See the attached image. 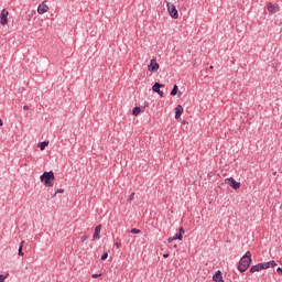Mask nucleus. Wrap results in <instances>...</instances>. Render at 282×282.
Listing matches in <instances>:
<instances>
[{
    "label": "nucleus",
    "instance_id": "obj_22",
    "mask_svg": "<svg viewBox=\"0 0 282 282\" xmlns=\"http://www.w3.org/2000/svg\"><path fill=\"white\" fill-rule=\"evenodd\" d=\"M109 257V253L105 252L102 256H101V261H106V259Z\"/></svg>",
    "mask_w": 282,
    "mask_h": 282
},
{
    "label": "nucleus",
    "instance_id": "obj_2",
    "mask_svg": "<svg viewBox=\"0 0 282 282\" xmlns=\"http://www.w3.org/2000/svg\"><path fill=\"white\" fill-rule=\"evenodd\" d=\"M252 264V259H246V258H241L240 261L238 262V270L239 272H246V270H248V268H250V265Z\"/></svg>",
    "mask_w": 282,
    "mask_h": 282
},
{
    "label": "nucleus",
    "instance_id": "obj_30",
    "mask_svg": "<svg viewBox=\"0 0 282 282\" xmlns=\"http://www.w3.org/2000/svg\"><path fill=\"white\" fill-rule=\"evenodd\" d=\"M167 241H169L170 243H173V241H175V239H173V237H171V238L167 239Z\"/></svg>",
    "mask_w": 282,
    "mask_h": 282
},
{
    "label": "nucleus",
    "instance_id": "obj_9",
    "mask_svg": "<svg viewBox=\"0 0 282 282\" xmlns=\"http://www.w3.org/2000/svg\"><path fill=\"white\" fill-rule=\"evenodd\" d=\"M8 14H10V12H8L6 9H3L0 13V23L1 25H7L8 23Z\"/></svg>",
    "mask_w": 282,
    "mask_h": 282
},
{
    "label": "nucleus",
    "instance_id": "obj_27",
    "mask_svg": "<svg viewBox=\"0 0 282 282\" xmlns=\"http://www.w3.org/2000/svg\"><path fill=\"white\" fill-rule=\"evenodd\" d=\"M6 279H7V276H6V275L0 274V282H4V281H6Z\"/></svg>",
    "mask_w": 282,
    "mask_h": 282
},
{
    "label": "nucleus",
    "instance_id": "obj_35",
    "mask_svg": "<svg viewBox=\"0 0 282 282\" xmlns=\"http://www.w3.org/2000/svg\"><path fill=\"white\" fill-rule=\"evenodd\" d=\"M0 127H3V120L0 119Z\"/></svg>",
    "mask_w": 282,
    "mask_h": 282
},
{
    "label": "nucleus",
    "instance_id": "obj_26",
    "mask_svg": "<svg viewBox=\"0 0 282 282\" xmlns=\"http://www.w3.org/2000/svg\"><path fill=\"white\" fill-rule=\"evenodd\" d=\"M58 193H65V189L64 188H59L55 192V195H58Z\"/></svg>",
    "mask_w": 282,
    "mask_h": 282
},
{
    "label": "nucleus",
    "instance_id": "obj_5",
    "mask_svg": "<svg viewBox=\"0 0 282 282\" xmlns=\"http://www.w3.org/2000/svg\"><path fill=\"white\" fill-rule=\"evenodd\" d=\"M268 264H265V262H260L258 264H254L250 268L249 272L250 274H254V272H261V270H265V267Z\"/></svg>",
    "mask_w": 282,
    "mask_h": 282
},
{
    "label": "nucleus",
    "instance_id": "obj_32",
    "mask_svg": "<svg viewBox=\"0 0 282 282\" xmlns=\"http://www.w3.org/2000/svg\"><path fill=\"white\" fill-rule=\"evenodd\" d=\"M23 109H24V111H28V109H30V107L23 106Z\"/></svg>",
    "mask_w": 282,
    "mask_h": 282
},
{
    "label": "nucleus",
    "instance_id": "obj_18",
    "mask_svg": "<svg viewBox=\"0 0 282 282\" xmlns=\"http://www.w3.org/2000/svg\"><path fill=\"white\" fill-rule=\"evenodd\" d=\"M177 91H180V88L177 85H174L170 94L171 96H177Z\"/></svg>",
    "mask_w": 282,
    "mask_h": 282
},
{
    "label": "nucleus",
    "instance_id": "obj_12",
    "mask_svg": "<svg viewBox=\"0 0 282 282\" xmlns=\"http://www.w3.org/2000/svg\"><path fill=\"white\" fill-rule=\"evenodd\" d=\"M213 281H215V282H225L224 276L221 274V271H219V270L216 271V273L213 276Z\"/></svg>",
    "mask_w": 282,
    "mask_h": 282
},
{
    "label": "nucleus",
    "instance_id": "obj_13",
    "mask_svg": "<svg viewBox=\"0 0 282 282\" xmlns=\"http://www.w3.org/2000/svg\"><path fill=\"white\" fill-rule=\"evenodd\" d=\"M100 230H102V225H98L95 228V232H94L93 239H100Z\"/></svg>",
    "mask_w": 282,
    "mask_h": 282
},
{
    "label": "nucleus",
    "instance_id": "obj_8",
    "mask_svg": "<svg viewBox=\"0 0 282 282\" xmlns=\"http://www.w3.org/2000/svg\"><path fill=\"white\" fill-rule=\"evenodd\" d=\"M149 72L155 73L158 69H160V64L153 58L150 61V64L148 66Z\"/></svg>",
    "mask_w": 282,
    "mask_h": 282
},
{
    "label": "nucleus",
    "instance_id": "obj_33",
    "mask_svg": "<svg viewBox=\"0 0 282 282\" xmlns=\"http://www.w3.org/2000/svg\"><path fill=\"white\" fill-rule=\"evenodd\" d=\"M82 239H83V241H87L88 237L84 236Z\"/></svg>",
    "mask_w": 282,
    "mask_h": 282
},
{
    "label": "nucleus",
    "instance_id": "obj_17",
    "mask_svg": "<svg viewBox=\"0 0 282 282\" xmlns=\"http://www.w3.org/2000/svg\"><path fill=\"white\" fill-rule=\"evenodd\" d=\"M141 112H142V108L140 107H134L132 109V116H140Z\"/></svg>",
    "mask_w": 282,
    "mask_h": 282
},
{
    "label": "nucleus",
    "instance_id": "obj_1",
    "mask_svg": "<svg viewBox=\"0 0 282 282\" xmlns=\"http://www.w3.org/2000/svg\"><path fill=\"white\" fill-rule=\"evenodd\" d=\"M40 180H41V182L44 183V186L52 187V186H54V180H56V176L54 175L53 171H50V172H44L40 176Z\"/></svg>",
    "mask_w": 282,
    "mask_h": 282
},
{
    "label": "nucleus",
    "instance_id": "obj_14",
    "mask_svg": "<svg viewBox=\"0 0 282 282\" xmlns=\"http://www.w3.org/2000/svg\"><path fill=\"white\" fill-rule=\"evenodd\" d=\"M50 144V141H43L37 144L40 151H45V148Z\"/></svg>",
    "mask_w": 282,
    "mask_h": 282
},
{
    "label": "nucleus",
    "instance_id": "obj_11",
    "mask_svg": "<svg viewBox=\"0 0 282 282\" xmlns=\"http://www.w3.org/2000/svg\"><path fill=\"white\" fill-rule=\"evenodd\" d=\"M47 10H50V7H47V4H45V2H42V3L37 7V12H39V14H45V12H47Z\"/></svg>",
    "mask_w": 282,
    "mask_h": 282
},
{
    "label": "nucleus",
    "instance_id": "obj_23",
    "mask_svg": "<svg viewBox=\"0 0 282 282\" xmlns=\"http://www.w3.org/2000/svg\"><path fill=\"white\" fill-rule=\"evenodd\" d=\"M133 197H135V193H132V194L128 197V202H133Z\"/></svg>",
    "mask_w": 282,
    "mask_h": 282
},
{
    "label": "nucleus",
    "instance_id": "obj_29",
    "mask_svg": "<svg viewBox=\"0 0 282 282\" xmlns=\"http://www.w3.org/2000/svg\"><path fill=\"white\" fill-rule=\"evenodd\" d=\"M276 272H278V274H282V268L279 267V268L276 269Z\"/></svg>",
    "mask_w": 282,
    "mask_h": 282
},
{
    "label": "nucleus",
    "instance_id": "obj_25",
    "mask_svg": "<svg viewBox=\"0 0 282 282\" xmlns=\"http://www.w3.org/2000/svg\"><path fill=\"white\" fill-rule=\"evenodd\" d=\"M98 276H102V273H99V274H98V273H94V274L91 275L93 279H98Z\"/></svg>",
    "mask_w": 282,
    "mask_h": 282
},
{
    "label": "nucleus",
    "instance_id": "obj_6",
    "mask_svg": "<svg viewBox=\"0 0 282 282\" xmlns=\"http://www.w3.org/2000/svg\"><path fill=\"white\" fill-rule=\"evenodd\" d=\"M162 87H164V84L154 83L152 86V91H154V94H159L161 98H164V91L161 90Z\"/></svg>",
    "mask_w": 282,
    "mask_h": 282
},
{
    "label": "nucleus",
    "instance_id": "obj_34",
    "mask_svg": "<svg viewBox=\"0 0 282 282\" xmlns=\"http://www.w3.org/2000/svg\"><path fill=\"white\" fill-rule=\"evenodd\" d=\"M178 98H182V91L177 93Z\"/></svg>",
    "mask_w": 282,
    "mask_h": 282
},
{
    "label": "nucleus",
    "instance_id": "obj_31",
    "mask_svg": "<svg viewBox=\"0 0 282 282\" xmlns=\"http://www.w3.org/2000/svg\"><path fill=\"white\" fill-rule=\"evenodd\" d=\"M163 259H169V253H164Z\"/></svg>",
    "mask_w": 282,
    "mask_h": 282
},
{
    "label": "nucleus",
    "instance_id": "obj_39",
    "mask_svg": "<svg viewBox=\"0 0 282 282\" xmlns=\"http://www.w3.org/2000/svg\"><path fill=\"white\" fill-rule=\"evenodd\" d=\"M174 248H177V245H174Z\"/></svg>",
    "mask_w": 282,
    "mask_h": 282
},
{
    "label": "nucleus",
    "instance_id": "obj_28",
    "mask_svg": "<svg viewBox=\"0 0 282 282\" xmlns=\"http://www.w3.org/2000/svg\"><path fill=\"white\" fill-rule=\"evenodd\" d=\"M116 248H122V243H120V242H116Z\"/></svg>",
    "mask_w": 282,
    "mask_h": 282
},
{
    "label": "nucleus",
    "instance_id": "obj_40",
    "mask_svg": "<svg viewBox=\"0 0 282 282\" xmlns=\"http://www.w3.org/2000/svg\"><path fill=\"white\" fill-rule=\"evenodd\" d=\"M234 282H237V280H235Z\"/></svg>",
    "mask_w": 282,
    "mask_h": 282
},
{
    "label": "nucleus",
    "instance_id": "obj_7",
    "mask_svg": "<svg viewBox=\"0 0 282 282\" xmlns=\"http://www.w3.org/2000/svg\"><path fill=\"white\" fill-rule=\"evenodd\" d=\"M267 10L270 12V14H276L281 8L278 4H272V2H269L267 4Z\"/></svg>",
    "mask_w": 282,
    "mask_h": 282
},
{
    "label": "nucleus",
    "instance_id": "obj_20",
    "mask_svg": "<svg viewBox=\"0 0 282 282\" xmlns=\"http://www.w3.org/2000/svg\"><path fill=\"white\" fill-rule=\"evenodd\" d=\"M129 232H130V235H140V232H142V230L132 228Z\"/></svg>",
    "mask_w": 282,
    "mask_h": 282
},
{
    "label": "nucleus",
    "instance_id": "obj_4",
    "mask_svg": "<svg viewBox=\"0 0 282 282\" xmlns=\"http://www.w3.org/2000/svg\"><path fill=\"white\" fill-rule=\"evenodd\" d=\"M225 184L234 188V191H239V188H241V183L237 182L234 177L226 178Z\"/></svg>",
    "mask_w": 282,
    "mask_h": 282
},
{
    "label": "nucleus",
    "instance_id": "obj_38",
    "mask_svg": "<svg viewBox=\"0 0 282 282\" xmlns=\"http://www.w3.org/2000/svg\"><path fill=\"white\" fill-rule=\"evenodd\" d=\"M214 68V66H209V69H213Z\"/></svg>",
    "mask_w": 282,
    "mask_h": 282
},
{
    "label": "nucleus",
    "instance_id": "obj_21",
    "mask_svg": "<svg viewBox=\"0 0 282 282\" xmlns=\"http://www.w3.org/2000/svg\"><path fill=\"white\" fill-rule=\"evenodd\" d=\"M242 259H247V260L250 261V259H252V253H251L250 251H247V252L245 253V256L242 257Z\"/></svg>",
    "mask_w": 282,
    "mask_h": 282
},
{
    "label": "nucleus",
    "instance_id": "obj_19",
    "mask_svg": "<svg viewBox=\"0 0 282 282\" xmlns=\"http://www.w3.org/2000/svg\"><path fill=\"white\" fill-rule=\"evenodd\" d=\"M173 239L175 240V241H182V239H184V236H182V234H180V232H177L174 237H173Z\"/></svg>",
    "mask_w": 282,
    "mask_h": 282
},
{
    "label": "nucleus",
    "instance_id": "obj_36",
    "mask_svg": "<svg viewBox=\"0 0 282 282\" xmlns=\"http://www.w3.org/2000/svg\"><path fill=\"white\" fill-rule=\"evenodd\" d=\"M56 197V192L54 194H52V198Z\"/></svg>",
    "mask_w": 282,
    "mask_h": 282
},
{
    "label": "nucleus",
    "instance_id": "obj_16",
    "mask_svg": "<svg viewBox=\"0 0 282 282\" xmlns=\"http://www.w3.org/2000/svg\"><path fill=\"white\" fill-rule=\"evenodd\" d=\"M24 243H25V240H22L20 246H19V250H18L19 257H23V254H24L23 253V246H24Z\"/></svg>",
    "mask_w": 282,
    "mask_h": 282
},
{
    "label": "nucleus",
    "instance_id": "obj_37",
    "mask_svg": "<svg viewBox=\"0 0 282 282\" xmlns=\"http://www.w3.org/2000/svg\"><path fill=\"white\" fill-rule=\"evenodd\" d=\"M145 107H149V102H145Z\"/></svg>",
    "mask_w": 282,
    "mask_h": 282
},
{
    "label": "nucleus",
    "instance_id": "obj_24",
    "mask_svg": "<svg viewBox=\"0 0 282 282\" xmlns=\"http://www.w3.org/2000/svg\"><path fill=\"white\" fill-rule=\"evenodd\" d=\"M184 232H186V231L184 230V227H180L178 234L182 235V236H184Z\"/></svg>",
    "mask_w": 282,
    "mask_h": 282
},
{
    "label": "nucleus",
    "instance_id": "obj_15",
    "mask_svg": "<svg viewBox=\"0 0 282 282\" xmlns=\"http://www.w3.org/2000/svg\"><path fill=\"white\" fill-rule=\"evenodd\" d=\"M264 265H265V270H268L269 268H276V262L272 260L269 262H264Z\"/></svg>",
    "mask_w": 282,
    "mask_h": 282
},
{
    "label": "nucleus",
    "instance_id": "obj_3",
    "mask_svg": "<svg viewBox=\"0 0 282 282\" xmlns=\"http://www.w3.org/2000/svg\"><path fill=\"white\" fill-rule=\"evenodd\" d=\"M166 6L170 17H172V19H177L180 17V12H177L175 4L167 2Z\"/></svg>",
    "mask_w": 282,
    "mask_h": 282
},
{
    "label": "nucleus",
    "instance_id": "obj_10",
    "mask_svg": "<svg viewBox=\"0 0 282 282\" xmlns=\"http://www.w3.org/2000/svg\"><path fill=\"white\" fill-rule=\"evenodd\" d=\"M182 113H184V108L182 105H177L175 108V119L180 120V118H182Z\"/></svg>",
    "mask_w": 282,
    "mask_h": 282
}]
</instances>
